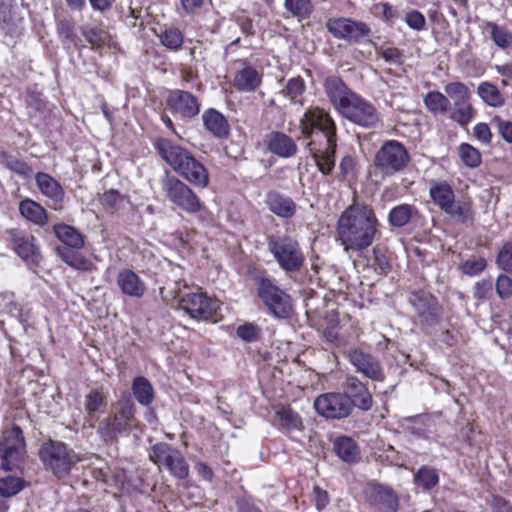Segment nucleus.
<instances>
[{
    "label": "nucleus",
    "mask_w": 512,
    "mask_h": 512,
    "mask_svg": "<svg viewBox=\"0 0 512 512\" xmlns=\"http://www.w3.org/2000/svg\"><path fill=\"white\" fill-rule=\"evenodd\" d=\"M300 129L308 143L319 170L327 175L335 165L336 125L330 114L319 107H310L300 120Z\"/></svg>",
    "instance_id": "f257e3e1"
},
{
    "label": "nucleus",
    "mask_w": 512,
    "mask_h": 512,
    "mask_svg": "<svg viewBox=\"0 0 512 512\" xmlns=\"http://www.w3.org/2000/svg\"><path fill=\"white\" fill-rule=\"evenodd\" d=\"M380 223L372 207L355 204L347 207L336 225V241L346 252H362L380 236Z\"/></svg>",
    "instance_id": "f03ea898"
},
{
    "label": "nucleus",
    "mask_w": 512,
    "mask_h": 512,
    "mask_svg": "<svg viewBox=\"0 0 512 512\" xmlns=\"http://www.w3.org/2000/svg\"><path fill=\"white\" fill-rule=\"evenodd\" d=\"M159 156L181 177L196 187L209 184L206 167L186 148L167 138H159L154 144Z\"/></svg>",
    "instance_id": "7ed1b4c3"
},
{
    "label": "nucleus",
    "mask_w": 512,
    "mask_h": 512,
    "mask_svg": "<svg viewBox=\"0 0 512 512\" xmlns=\"http://www.w3.org/2000/svg\"><path fill=\"white\" fill-rule=\"evenodd\" d=\"M136 405L130 396H122L111 414L100 419L96 432L105 443H115L136 427Z\"/></svg>",
    "instance_id": "20e7f679"
},
{
    "label": "nucleus",
    "mask_w": 512,
    "mask_h": 512,
    "mask_svg": "<svg viewBox=\"0 0 512 512\" xmlns=\"http://www.w3.org/2000/svg\"><path fill=\"white\" fill-rule=\"evenodd\" d=\"M161 191L165 198L188 214L204 211V204L196 193L179 178L168 172L160 180Z\"/></svg>",
    "instance_id": "39448f33"
},
{
    "label": "nucleus",
    "mask_w": 512,
    "mask_h": 512,
    "mask_svg": "<svg viewBox=\"0 0 512 512\" xmlns=\"http://www.w3.org/2000/svg\"><path fill=\"white\" fill-rule=\"evenodd\" d=\"M268 250L280 268L286 272H296L302 267L305 257L299 243L292 237L270 235Z\"/></svg>",
    "instance_id": "423d86ee"
},
{
    "label": "nucleus",
    "mask_w": 512,
    "mask_h": 512,
    "mask_svg": "<svg viewBox=\"0 0 512 512\" xmlns=\"http://www.w3.org/2000/svg\"><path fill=\"white\" fill-rule=\"evenodd\" d=\"M39 458L45 469L58 478L67 476L78 462L77 456L64 443L52 440L42 444Z\"/></svg>",
    "instance_id": "0eeeda50"
},
{
    "label": "nucleus",
    "mask_w": 512,
    "mask_h": 512,
    "mask_svg": "<svg viewBox=\"0 0 512 512\" xmlns=\"http://www.w3.org/2000/svg\"><path fill=\"white\" fill-rule=\"evenodd\" d=\"M409 161L405 146L396 140H389L376 152L374 166L382 176L391 177L402 172Z\"/></svg>",
    "instance_id": "6e6552de"
},
{
    "label": "nucleus",
    "mask_w": 512,
    "mask_h": 512,
    "mask_svg": "<svg viewBox=\"0 0 512 512\" xmlns=\"http://www.w3.org/2000/svg\"><path fill=\"white\" fill-rule=\"evenodd\" d=\"M257 290L260 299L273 316L287 319L293 314V301L291 296L279 288L272 279L259 277Z\"/></svg>",
    "instance_id": "1a4fd4ad"
},
{
    "label": "nucleus",
    "mask_w": 512,
    "mask_h": 512,
    "mask_svg": "<svg viewBox=\"0 0 512 512\" xmlns=\"http://www.w3.org/2000/svg\"><path fill=\"white\" fill-rule=\"evenodd\" d=\"M444 91L453 102L448 109L449 118L461 127H466L476 115V110L471 103L470 89L466 84L455 81L446 84Z\"/></svg>",
    "instance_id": "9d476101"
},
{
    "label": "nucleus",
    "mask_w": 512,
    "mask_h": 512,
    "mask_svg": "<svg viewBox=\"0 0 512 512\" xmlns=\"http://www.w3.org/2000/svg\"><path fill=\"white\" fill-rule=\"evenodd\" d=\"M26 455V444L19 426L3 431L0 439V468L5 471L17 469Z\"/></svg>",
    "instance_id": "9b49d317"
},
{
    "label": "nucleus",
    "mask_w": 512,
    "mask_h": 512,
    "mask_svg": "<svg viewBox=\"0 0 512 512\" xmlns=\"http://www.w3.org/2000/svg\"><path fill=\"white\" fill-rule=\"evenodd\" d=\"M176 298L180 309L196 320H211L220 309V301L200 289L194 292L179 291Z\"/></svg>",
    "instance_id": "f8f14e48"
},
{
    "label": "nucleus",
    "mask_w": 512,
    "mask_h": 512,
    "mask_svg": "<svg viewBox=\"0 0 512 512\" xmlns=\"http://www.w3.org/2000/svg\"><path fill=\"white\" fill-rule=\"evenodd\" d=\"M149 459L158 466L164 467L176 479L184 480L189 476L190 467L180 450L168 443L160 442L151 447Z\"/></svg>",
    "instance_id": "ddd939ff"
},
{
    "label": "nucleus",
    "mask_w": 512,
    "mask_h": 512,
    "mask_svg": "<svg viewBox=\"0 0 512 512\" xmlns=\"http://www.w3.org/2000/svg\"><path fill=\"white\" fill-rule=\"evenodd\" d=\"M316 412L323 418L340 420L351 415L353 409L349 397L341 392H328L314 400Z\"/></svg>",
    "instance_id": "4468645a"
},
{
    "label": "nucleus",
    "mask_w": 512,
    "mask_h": 512,
    "mask_svg": "<svg viewBox=\"0 0 512 512\" xmlns=\"http://www.w3.org/2000/svg\"><path fill=\"white\" fill-rule=\"evenodd\" d=\"M408 300L422 325L433 326L439 322L442 308L432 293L422 289L414 290L410 292Z\"/></svg>",
    "instance_id": "2eb2a0df"
},
{
    "label": "nucleus",
    "mask_w": 512,
    "mask_h": 512,
    "mask_svg": "<svg viewBox=\"0 0 512 512\" xmlns=\"http://www.w3.org/2000/svg\"><path fill=\"white\" fill-rule=\"evenodd\" d=\"M345 119L364 128H372L380 120L379 113L372 103L356 94L339 112Z\"/></svg>",
    "instance_id": "dca6fc26"
},
{
    "label": "nucleus",
    "mask_w": 512,
    "mask_h": 512,
    "mask_svg": "<svg viewBox=\"0 0 512 512\" xmlns=\"http://www.w3.org/2000/svg\"><path fill=\"white\" fill-rule=\"evenodd\" d=\"M326 28L335 38L349 42H359L371 32L366 23L345 17L329 19Z\"/></svg>",
    "instance_id": "f3484780"
},
{
    "label": "nucleus",
    "mask_w": 512,
    "mask_h": 512,
    "mask_svg": "<svg viewBox=\"0 0 512 512\" xmlns=\"http://www.w3.org/2000/svg\"><path fill=\"white\" fill-rule=\"evenodd\" d=\"M166 105L172 113L188 119L197 116L201 108V103L195 95L181 89L169 91Z\"/></svg>",
    "instance_id": "a211bd4d"
},
{
    "label": "nucleus",
    "mask_w": 512,
    "mask_h": 512,
    "mask_svg": "<svg viewBox=\"0 0 512 512\" xmlns=\"http://www.w3.org/2000/svg\"><path fill=\"white\" fill-rule=\"evenodd\" d=\"M367 501L380 512H397L399 501L392 488L369 483L364 490Z\"/></svg>",
    "instance_id": "6ab92c4d"
},
{
    "label": "nucleus",
    "mask_w": 512,
    "mask_h": 512,
    "mask_svg": "<svg viewBox=\"0 0 512 512\" xmlns=\"http://www.w3.org/2000/svg\"><path fill=\"white\" fill-rule=\"evenodd\" d=\"M239 68L235 71L232 85L239 92L256 91L262 83V74L246 60H238Z\"/></svg>",
    "instance_id": "aec40b11"
},
{
    "label": "nucleus",
    "mask_w": 512,
    "mask_h": 512,
    "mask_svg": "<svg viewBox=\"0 0 512 512\" xmlns=\"http://www.w3.org/2000/svg\"><path fill=\"white\" fill-rule=\"evenodd\" d=\"M323 88L328 100L338 113L356 95L340 77L335 75L325 78Z\"/></svg>",
    "instance_id": "412c9836"
},
{
    "label": "nucleus",
    "mask_w": 512,
    "mask_h": 512,
    "mask_svg": "<svg viewBox=\"0 0 512 512\" xmlns=\"http://www.w3.org/2000/svg\"><path fill=\"white\" fill-rule=\"evenodd\" d=\"M343 394L347 395L352 402V409L354 407L368 411L372 407V395L364 383H362L356 376L348 375L343 382Z\"/></svg>",
    "instance_id": "4be33fe9"
},
{
    "label": "nucleus",
    "mask_w": 512,
    "mask_h": 512,
    "mask_svg": "<svg viewBox=\"0 0 512 512\" xmlns=\"http://www.w3.org/2000/svg\"><path fill=\"white\" fill-rule=\"evenodd\" d=\"M349 360L357 372L362 373L367 378L374 381L384 380L383 369L372 355L366 354L359 349H353L349 352Z\"/></svg>",
    "instance_id": "5701e85b"
},
{
    "label": "nucleus",
    "mask_w": 512,
    "mask_h": 512,
    "mask_svg": "<svg viewBox=\"0 0 512 512\" xmlns=\"http://www.w3.org/2000/svg\"><path fill=\"white\" fill-rule=\"evenodd\" d=\"M484 37L489 38L501 50L512 47V32L506 26L490 20H483L479 25Z\"/></svg>",
    "instance_id": "b1692460"
},
{
    "label": "nucleus",
    "mask_w": 512,
    "mask_h": 512,
    "mask_svg": "<svg viewBox=\"0 0 512 512\" xmlns=\"http://www.w3.org/2000/svg\"><path fill=\"white\" fill-rule=\"evenodd\" d=\"M84 411L90 426H94L95 414L103 412L108 405V392L104 387L91 388L84 396Z\"/></svg>",
    "instance_id": "393cba45"
},
{
    "label": "nucleus",
    "mask_w": 512,
    "mask_h": 512,
    "mask_svg": "<svg viewBox=\"0 0 512 512\" xmlns=\"http://www.w3.org/2000/svg\"><path fill=\"white\" fill-rule=\"evenodd\" d=\"M8 233L18 256L23 260L33 261L38 251L34 236L18 229H12Z\"/></svg>",
    "instance_id": "a878e982"
},
{
    "label": "nucleus",
    "mask_w": 512,
    "mask_h": 512,
    "mask_svg": "<svg viewBox=\"0 0 512 512\" xmlns=\"http://www.w3.org/2000/svg\"><path fill=\"white\" fill-rule=\"evenodd\" d=\"M35 181L40 192L52 202L51 207L57 209L65 197V192L60 183L44 172H38L35 175Z\"/></svg>",
    "instance_id": "bb28decb"
},
{
    "label": "nucleus",
    "mask_w": 512,
    "mask_h": 512,
    "mask_svg": "<svg viewBox=\"0 0 512 512\" xmlns=\"http://www.w3.org/2000/svg\"><path fill=\"white\" fill-rule=\"evenodd\" d=\"M270 152L283 158H289L296 154L297 145L288 135L281 132H272L266 139Z\"/></svg>",
    "instance_id": "cd10ccee"
},
{
    "label": "nucleus",
    "mask_w": 512,
    "mask_h": 512,
    "mask_svg": "<svg viewBox=\"0 0 512 512\" xmlns=\"http://www.w3.org/2000/svg\"><path fill=\"white\" fill-rule=\"evenodd\" d=\"M117 284L121 292L130 297L140 298L146 289L144 282L130 269H123L118 273Z\"/></svg>",
    "instance_id": "c85d7f7f"
},
{
    "label": "nucleus",
    "mask_w": 512,
    "mask_h": 512,
    "mask_svg": "<svg viewBox=\"0 0 512 512\" xmlns=\"http://www.w3.org/2000/svg\"><path fill=\"white\" fill-rule=\"evenodd\" d=\"M265 202L269 210L281 218H291L296 213V204L292 198L279 192H269Z\"/></svg>",
    "instance_id": "c756f323"
},
{
    "label": "nucleus",
    "mask_w": 512,
    "mask_h": 512,
    "mask_svg": "<svg viewBox=\"0 0 512 512\" xmlns=\"http://www.w3.org/2000/svg\"><path fill=\"white\" fill-rule=\"evenodd\" d=\"M204 127L217 138H226L229 135L230 126L227 119L219 111L210 108L202 115Z\"/></svg>",
    "instance_id": "7c9ffc66"
},
{
    "label": "nucleus",
    "mask_w": 512,
    "mask_h": 512,
    "mask_svg": "<svg viewBox=\"0 0 512 512\" xmlns=\"http://www.w3.org/2000/svg\"><path fill=\"white\" fill-rule=\"evenodd\" d=\"M56 32L65 49L79 48L81 39L75 31V23L70 18L56 19Z\"/></svg>",
    "instance_id": "2f4dec72"
},
{
    "label": "nucleus",
    "mask_w": 512,
    "mask_h": 512,
    "mask_svg": "<svg viewBox=\"0 0 512 512\" xmlns=\"http://www.w3.org/2000/svg\"><path fill=\"white\" fill-rule=\"evenodd\" d=\"M419 217V210L411 204H399L394 206L388 214V223L394 228L406 226L412 219Z\"/></svg>",
    "instance_id": "473e14b6"
},
{
    "label": "nucleus",
    "mask_w": 512,
    "mask_h": 512,
    "mask_svg": "<svg viewBox=\"0 0 512 512\" xmlns=\"http://www.w3.org/2000/svg\"><path fill=\"white\" fill-rule=\"evenodd\" d=\"M333 450L344 462L353 463L359 459L360 451L356 442L348 436H340L334 440Z\"/></svg>",
    "instance_id": "72a5a7b5"
},
{
    "label": "nucleus",
    "mask_w": 512,
    "mask_h": 512,
    "mask_svg": "<svg viewBox=\"0 0 512 512\" xmlns=\"http://www.w3.org/2000/svg\"><path fill=\"white\" fill-rule=\"evenodd\" d=\"M56 237L65 245L72 249H81L84 246V239L80 232L67 224H56L53 227Z\"/></svg>",
    "instance_id": "f704fd0d"
},
{
    "label": "nucleus",
    "mask_w": 512,
    "mask_h": 512,
    "mask_svg": "<svg viewBox=\"0 0 512 512\" xmlns=\"http://www.w3.org/2000/svg\"><path fill=\"white\" fill-rule=\"evenodd\" d=\"M429 194L434 204L443 211L450 208L452 201L455 199L454 191L447 182L433 183Z\"/></svg>",
    "instance_id": "c9c22d12"
},
{
    "label": "nucleus",
    "mask_w": 512,
    "mask_h": 512,
    "mask_svg": "<svg viewBox=\"0 0 512 512\" xmlns=\"http://www.w3.org/2000/svg\"><path fill=\"white\" fill-rule=\"evenodd\" d=\"M21 215L36 225L43 226L47 223L48 217L46 210L37 202L31 199H25L19 204Z\"/></svg>",
    "instance_id": "e433bc0d"
},
{
    "label": "nucleus",
    "mask_w": 512,
    "mask_h": 512,
    "mask_svg": "<svg viewBox=\"0 0 512 512\" xmlns=\"http://www.w3.org/2000/svg\"><path fill=\"white\" fill-rule=\"evenodd\" d=\"M132 392L139 404L148 407L155 398L151 382L143 376L136 377L132 382Z\"/></svg>",
    "instance_id": "4c0bfd02"
},
{
    "label": "nucleus",
    "mask_w": 512,
    "mask_h": 512,
    "mask_svg": "<svg viewBox=\"0 0 512 512\" xmlns=\"http://www.w3.org/2000/svg\"><path fill=\"white\" fill-rule=\"evenodd\" d=\"M477 94L488 106L499 108L505 104L504 95L499 88L491 82H481L477 87Z\"/></svg>",
    "instance_id": "58836bf2"
},
{
    "label": "nucleus",
    "mask_w": 512,
    "mask_h": 512,
    "mask_svg": "<svg viewBox=\"0 0 512 512\" xmlns=\"http://www.w3.org/2000/svg\"><path fill=\"white\" fill-rule=\"evenodd\" d=\"M277 425L284 430H299L302 427V420L299 414L290 407L281 406L276 410Z\"/></svg>",
    "instance_id": "ea45409f"
},
{
    "label": "nucleus",
    "mask_w": 512,
    "mask_h": 512,
    "mask_svg": "<svg viewBox=\"0 0 512 512\" xmlns=\"http://www.w3.org/2000/svg\"><path fill=\"white\" fill-rule=\"evenodd\" d=\"M83 36L93 47L99 48L109 45L111 37L109 33L97 25H85L81 29Z\"/></svg>",
    "instance_id": "a19ab883"
},
{
    "label": "nucleus",
    "mask_w": 512,
    "mask_h": 512,
    "mask_svg": "<svg viewBox=\"0 0 512 512\" xmlns=\"http://www.w3.org/2000/svg\"><path fill=\"white\" fill-rule=\"evenodd\" d=\"M424 104L434 114H445L448 112L450 100L447 94L444 95L438 91H430L424 97Z\"/></svg>",
    "instance_id": "79ce46f5"
},
{
    "label": "nucleus",
    "mask_w": 512,
    "mask_h": 512,
    "mask_svg": "<svg viewBox=\"0 0 512 512\" xmlns=\"http://www.w3.org/2000/svg\"><path fill=\"white\" fill-rule=\"evenodd\" d=\"M444 212L461 223H467L474 218L472 204L469 201H456L454 199L450 208Z\"/></svg>",
    "instance_id": "37998d69"
},
{
    "label": "nucleus",
    "mask_w": 512,
    "mask_h": 512,
    "mask_svg": "<svg viewBox=\"0 0 512 512\" xmlns=\"http://www.w3.org/2000/svg\"><path fill=\"white\" fill-rule=\"evenodd\" d=\"M0 162L7 169L22 177H28L32 173L31 167L25 161L11 155L8 152L3 151L0 153Z\"/></svg>",
    "instance_id": "c03bdc74"
},
{
    "label": "nucleus",
    "mask_w": 512,
    "mask_h": 512,
    "mask_svg": "<svg viewBox=\"0 0 512 512\" xmlns=\"http://www.w3.org/2000/svg\"><path fill=\"white\" fill-rule=\"evenodd\" d=\"M415 484L423 490H430L439 482L436 469L428 466L421 467L414 476Z\"/></svg>",
    "instance_id": "a18cd8bd"
},
{
    "label": "nucleus",
    "mask_w": 512,
    "mask_h": 512,
    "mask_svg": "<svg viewBox=\"0 0 512 512\" xmlns=\"http://www.w3.org/2000/svg\"><path fill=\"white\" fill-rule=\"evenodd\" d=\"M458 155L465 166L478 167L482 162L480 151L468 143H462L458 147Z\"/></svg>",
    "instance_id": "49530a36"
},
{
    "label": "nucleus",
    "mask_w": 512,
    "mask_h": 512,
    "mask_svg": "<svg viewBox=\"0 0 512 512\" xmlns=\"http://www.w3.org/2000/svg\"><path fill=\"white\" fill-rule=\"evenodd\" d=\"M284 8L299 19L307 18L313 12L311 0H285Z\"/></svg>",
    "instance_id": "de8ad7c7"
},
{
    "label": "nucleus",
    "mask_w": 512,
    "mask_h": 512,
    "mask_svg": "<svg viewBox=\"0 0 512 512\" xmlns=\"http://www.w3.org/2000/svg\"><path fill=\"white\" fill-rule=\"evenodd\" d=\"M305 91V82L300 77L290 78L285 87L281 90V94L288 98L292 102H297L298 97H300Z\"/></svg>",
    "instance_id": "09e8293b"
},
{
    "label": "nucleus",
    "mask_w": 512,
    "mask_h": 512,
    "mask_svg": "<svg viewBox=\"0 0 512 512\" xmlns=\"http://www.w3.org/2000/svg\"><path fill=\"white\" fill-rule=\"evenodd\" d=\"M24 488V481L18 477L8 476L0 479V496L12 497Z\"/></svg>",
    "instance_id": "8fccbe9b"
},
{
    "label": "nucleus",
    "mask_w": 512,
    "mask_h": 512,
    "mask_svg": "<svg viewBox=\"0 0 512 512\" xmlns=\"http://www.w3.org/2000/svg\"><path fill=\"white\" fill-rule=\"evenodd\" d=\"M160 40L166 48L177 51L183 44V35L177 28H168L160 35Z\"/></svg>",
    "instance_id": "3c124183"
},
{
    "label": "nucleus",
    "mask_w": 512,
    "mask_h": 512,
    "mask_svg": "<svg viewBox=\"0 0 512 512\" xmlns=\"http://www.w3.org/2000/svg\"><path fill=\"white\" fill-rule=\"evenodd\" d=\"M100 202L107 212L114 213L120 209L123 197L117 190L111 189L102 195Z\"/></svg>",
    "instance_id": "603ef678"
},
{
    "label": "nucleus",
    "mask_w": 512,
    "mask_h": 512,
    "mask_svg": "<svg viewBox=\"0 0 512 512\" xmlns=\"http://www.w3.org/2000/svg\"><path fill=\"white\" fill-rule=\"evenodd\" d=\"M496 263L503 271L512 273V241L502 246L498 253Z\"/></svg>",
    "instance_id": "864d4df0"
},
{
    "label": "nucleus",
    "mask_w": 512,
    "mask_h": 512,
    "mask_svg": "<svg viewBox=\"0 0 512 512\" xmlns=\"http://www.w3.org/2000/svg\"><path fill=\"white\" fill-rule=\"evenodd\" d=\"M486 260L483 257H473L460 265L461 271L469 276H475L486 268Z\"/></svg>",
    "instance_id": "5fc2aeb1"
},
{
    "label": "nucleus",
    "mask_w": 512,
    "mask_h": 512,
    "mask_svg": "<svg viewBox=\"0 0 512 512\" xmlns=\"http://www.w3.org/2000/svg\"><path fill=\"white\" fill-rule=\"evenodd\" d=\"M237 336L246 342H255L260 339L261 329L253 323H245L238 326Z\"/></svg>",
    "instance_id": "6e6d98bb"
},
{
    "label": "nucleus",
    "mask_w": 512,
    "mask_h": 512,
    "mask_svg": "<svg viewBox=\"0 0 512 512\" xmlns=\"http://www.w3.org/2000/svg\"><path fill=\"white\" fill-rule=\"evenodd\" d=\"M491 123L497 128L501 137L507 143L512 144V122L496 115L492 118Z\"/></svg>",
    "instance_id": "4d7b16f0"
},
{
    "label": "nucleus",
    "mask_w": 512,
    "mask_h": 512,
    "mask_svg": "<svg viewBox=\"0 0 512 512\" xmlns=\"http://www.w3.org/2000/svg\"><path fill=\"white\" fill-rule=\"evenodd\" d=\"M405 23L413 30L421 31L426 26L424 15L418 10H411L405 15Z\"/></svg>",
    "instance_id": "13d9d810"
},
{
    "label": "nucleus",
    "mask_w": 512,
    "mask_h": 512,
    "mask_svg": "<svg viewBox=\"0 0 512 512\" xmlns=\"http://www.w3.org/2000/svg\"><path fill=\"white\" fill-rule=\"evenodd\" d=\"M373 264L375 266V270L379 274L386 275L391 270V265L387 257L382 253L381 249L378 247L373 248Z\"/></svg>",
    "instance_id": "bf43d9fd"
},
{
    "label": "nucleus",
    "mask_w": 512,
    "mask_h": 512,
    "mask_svg": "<svg viewBox=\"0 0 512 512\" xmlns=\"http://www.w3.org/2000/svg\"><path fill=\"white\" fill-rule=\"evenodd\" d=\"M496 292L501 299H507L512 296V278L501 274L496 281Z\"/></svg>",
    "instance_id": "052dcab7"
},
{
    "label": "nucleus",
    "mask_w": 512,
    "mask_h": 512,
    "mask_svg": "<svg viewBox=\"0 0 512 512\" xmlns=\"http://www.w3.org/2000/svg\"><path fill=\"white\" fill-rule=\"evenodd\" d=\"M473 135L483 144H490L492 142L493 134L488 124L478 123L473 127Z\"/></svg>",
    "instance_id": "680f3d73"
},
{
    "label": "nucleus",
    "mask_w": 512,
    "mask_h": 512,
    "mask_svg": "<svg viewBox=\"0 0 512 512\" xmlns=\"http://www.w3.org/2000/svg\"><path fill=\"white\" fill-rule=\"evenodd\" d=\"M355 160L351 156H345L340 162L341 176L344 180L351 181L355 178Z\"/></svg>",
    "instance_id": "e2e57ef3"
},
{
    "label": "nucleus",
    "mask_w": 512,
    "mask_h": 512,
    "mask_svg": "<svg viewBox=\"0 0 512 512\" xmlns=\"http://www.w3.org/2000/svg\"><path fill=\"white\" fill-rule=\"evenodd\" d=\"M380 54L390 64L400 65L403 62V52L396 47L383 48Z\"/></svg>",
    "instance_id": "0e129e2a"
},
{
    "label": "nucleus",
    "mask_w": 512,
    "mask_h": 512,
    "mask_svg": "<svg viewBox=\"0 0 512 512\" xmlns=\"http://www.w3.org/2000/svg\"><path fill=\"white\" fill-rule=\"evenodd\" d=\"M70 267L83 272H90L96 269L95 264L81 253H78Z\"/></svg>",
    "instance_id": "69168bd1"
},
{
    "label": "nucleus",
    "mask_w": 512,
    "mask_h": 512,
    "mask_svg": "<svg viewBox=\"0 0 512 512\" xmlns=\"http://www.w3.org/2000/svg\"><path fill=\"white\" fill-rule=\"evenodd\" d=\"M495 71L502 76V86H508L509 81L512 82V62L497 64L494 66Z\"/></svg>",
    "instance_id": "338daca9"
},
{
    "label": "nucleus",
    "mask_w": 512,
    "mask_h": 512,
    "mask_svg": "<svg viewBox=\"0 0 512 512\" xmlns=\"http://www.w3.org/2000/svg\"><path fill=\"white\" fill-rule=\"evenodd\" d=\"M492 285L489 281L483 280L477 282L474 287V298L483 300L486 299L491 292Z\"/></svg>",
    "instance_id": "774afa93"
}]
</instances>
